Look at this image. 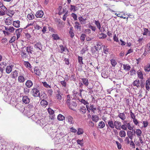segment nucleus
<instances>
[{
	"label": "nucleus",
	"mask_w": 150,
	"mask_h": 150,
	"mask_svg": "<svg viewBox=\"0 0 150 150\" xmlns=\"http://www.w3.org/2000/svg\"><path fill=\"white\" fill-rule=\"evenodd\" d=\"M18 81L21 83L24 82L25 81L24 77L21 75L18 76Z\"/></svg>",
	"instance_id": "23"
},
{
	"label": "nucleus",
	"mask_w": 150,
	"mask_h": 150,
	"mask_svg": "<svg viewBox=\"0 0 150 150\" xmlns=\"http://www.w3.org/2000/svg\"><path fill=\"white\" fill-rule=\"evenodd\" d=\"M127 128L130 130L133 131L134 127L133 126L132 127L129 123H126Z\"/></svg>",
	"instance_id": "42"
},
{
	"label": "nucleus",
	"mask_w": 150,
	"mask_h": 150,
	"mask_svg": "<svg viewBox=\"0 0 150 150\" xmlns=\"http://www.w3.org/2000/svg\"><path fill=\"white\" fill-rule=\"evenodd\" d=\"M118 116L123 120H124L126 119V116L124 112L120 113L118 115Z\"/></svg>",
	"instance_id": "19"
},
{
	"label": "nucleus",
	"mask_w": 150,
	"mask_h": 150,
	"mask_svg": "<svg viewBox=\"0 0 150 150\" xmlns=\"http://www.w3.org/2000/svg\"><path fill=\"white\" fill-rule=\"evenodd\" d=\"M24 92L26 94H27L29 92V89L27 88H25L24 89Z\"/></svg>",
	"instance_id": "57"
},
{
	"label": "nucleus",
	"mask_w": 150,
	"mask_h": 150,
	"mask_svg": "<svg viewBox=\"0 0 150 150\" xmlns=\"http://www.w3.org/2000/svg\"><path fill=\"white\" fill-rule=\"evenodd\" d=\"M21 55L23 57H26L28 55L26 53L25 50L28 54L30 56L31 54H33L34 51L33 48L32 46L28 45V46H24L21 48Z\"/></svg>",
	"instance_id": "1"
},
{
	"label": "nucleus",
	"mask_w": 150,
	"mask_h": 150,
	"mask_svg": "<svg viewBox=\"0 0 150 150\" xmlns=\"http://www.w3.org/2000/svg\"><path fill=\"white\" fill-rule=\"evenodd\" d=\"M144 70L146 72H149L150 70V64H148L146 65L144 68Z\"/></svg>",
	"instance_id": "46"
},
{
	"label": "nucleus",
	"mask_w": 150,
	"mask_h": 150,
	"mask_svg": "<svg viewBox=\"0 0 150 150\" xmlns=\"http://www.w3.org/2000/svg\"><path fill=\"white\" fill-rule=\"evenodd\" d=\"M77 106V104L76 102L72 101L69 105L70 109L73 110V108L76 107Z\"/></svg>",
	"instance_id": "12"
},
{
	"label": "nucleus",
	"mask_w": 150,
	"mask_h": 150,
	"mask_svg": "<svg viewBox=\"0 0 150 150\" xmlns=\"http://www.w3.org/2000/svg\"><path fill=\"white\" fill-rule=\"evenodd\" d=\"M80 102L84 105L88 104V102L86 101L85 100L82 99H81Z\"/></svg>",
	"instance_id": "64"
},
{
	"label": "nucleus",
	"mask_w": 150,
	"mask_h": 150,
	"mask_svg": "<svg viewBox=\"0 0 150 150\" xmlns=\"http://www.w3.org/2000/svg\"><path fill=\"white\" fill-rule=\"evenodd\" d=\"M107 35L106 34L103 33H101L99 35V37L100 39H104L106 38Z\"/></svg>",
	"instance_id": "45"
},
{
	"label": "nucleus",
	"mask_w": 150,
	"mask_h": 150,
	"mask_svg": "<svg viewBox=\"0 0 150 150\" xmlns=\"http://www.w3.org/2000/svg\"><path fill=\"white\" fill-rule=\"evenodd\" d=\"M105 126V124L104 122L103 121L100 122L98 124V127L99 128H103Z\"/></svg>",
	"instance_id": "27"
},
{
	"label": "nucleus",
	"mask_w": 150,
	"mask_h": 150,
	"mask_svg": "<svg viewBox=\"0 0 150 150\" xmlns=\"http://www.w3.org/2000/svg\"><path fill=\"white\" fill-rule=\"evenodd\" d=\"M12 18L11 17H8L5 20V23L7 25H11L12 23Z\"/></svg>",
	"instance_id": "14"
},
{
	"label": "nucleus",
	"mask_w": 150,
	"mask_h": 150,
	"mask_svg": "<svg viewBox=\"0 0 150 150\" xmlns=\"http://www.w3.org/2000/svg\"><path fill=\"white\" fill-rule=\"evenodd\" d=\"M13 68V66L12 65L8 66L7 67L6 69V71L8 74H9L12 71Z\"/></svg>",
	"instance_id": "18"
},
{
	"label": "nucleus",
	"mask_w": 150,
	"mask_h": 150,
	"mask_svg": "<svg viewBox=\"0 0 150 150\" xmlns=\"http://www.w3.org/2000/svg\"><path fill=\"white\" fill-rule=\"evenodd\" d=\"M47 111L50 115V117L51 119H53L54 117V111L50 108H48Z\"/></svg>",
	"instance_id": "8"
},
{
	"label": "nucleus",
	"mask_w": 150,
	"mask_h": 150,
	"mask_svg": "<svg viewBox=\"0 0 150 150\" xmlns=\"http://www.w3.org/2000/svg\"><path fill=\"white\" fill-rule=\"evenodd\" d=\"M16 38V37L15 36H13L11 38V40L9 41V42L10 43H12L14 42Z\"/></svg>",
	"instance_id": "56"
},
{
	"label": "nucleus",
	"mask_w": 150,
	"mask_h": 150,
	"mask_svg": "<svg viewBox=\"0 0 150 150\" xmlns=\"http://www.w3.org/2000/svg\"><path fill=\"white\" fill-rule=\"evenodd\" d=\"M5 30L8 32L12 33L14 31L15 28L13 27H5Z\"/></svg>",
	"instance_id": "17"
},
{
	"label": "nucleus",
	"mask_w": 150,
	"mask_h": 150,
	"mask_svg": "<svg viewBox=\"0 0 150 150\" xmlns=\"http://www.w3.org/2000/svg\"><path fill=\"white\" fill-rule=\"evenodd\" d=\"M43 86L46 88H51V87L46 82H45L43 83Z\"/></svg>",
	"instance_id": "58"
},
{
	"label": "nucleus",
	"mask_w": 150,
	"mask_h": 150,
	"mask_svg": "<svg viewBox=\"0 0 150 150\" xmlns=\"http://www.w3.org/2000/svg\"><path fill=\"white\" fill-rule=\"evenodd\" d=\"M74 27L77 30H80L81 27V24L78 22H75Z\"/></svg>",
	"instance_id": "33"
},
{
	"label": "nucleus",
	"mask_w": 150,
	"mask_h": 150,
	"mask_svg": "<svg viewBox=\"0 0 150 150\" xmlns=\"http://www.w3.org/2000/svg\"><path fill=\"white\" fill-rule=\"evenodd\" d=\"M111 63L112 66L114 67L116 64L117 63L115 60L113 59L111 60Z\"/></svg>",
	"instance_id": "53"
},
{
	"label": "nucleus",
	"mask_w": 150,
	"mask_h": 150,
	"mask_svg": "<svg viewBox=\"0 0 150 150\" xmlns=\"http://www.w3.org/2000/svg\"><path fill=\"white\" fill-rule=\"evenodd\" d=\"M25 84L26 87L29 88L32 87L33 83L31 80H28L26 82Z\"/></svg>",
	"instance_id": "15"
},
{
	"label": "nucleus",
	"mask_w": 150,
	"mask_h": 150,
	"mask_svg": "<svg viewBox=\"0 0 150 150\" xmlns=\"http://www.w3.org/2000/svg\"><path fill=\"white\" fill-rule=\"evenodd\" d=\"M123 67L125 71H129L131 69L130 66L128 64H123Z\"/></svg>",
	"instance_id": "32"
},
{
	"label": "nucleus",
	"mask_w": 150,
	"mask_h": 150,
	"mask_svg": "<svg viewBox=\"0 0 150 150\" xmlns=\"http://www.w3.org/2000/svg\"><path fill=\"white\" fill-rule=\"evenodd\" d=\"M71 16L74 18V20L76 21L77 20V16L76 14L73 13L71 14Z\"/></svg>",
	"instance_id": "61"
},
{
	"label": "nucleus",
	"mask_w": 150,
	"mask_h": 150,
	"mask_svg": "<svg viewBox=\"0 0 150 150\" xmlns=\"http://www.w3.org/2000/svg\"><path fill=\"white\" fill-rule=\"evenodd\" d=\"M130 72L131 76H133L136 74V71L134 69L132 68Z\"/></svg>",
	"instance_id": "51"
},
{
	"label": "nucleus",
	"mask_w": 150,
	"mask_h": 150,
	"mask_svg": "<svg viewBox=\"0 0 150 150\" xmlns=\"http://www.w3.org/2000/svg\"><path fill=\"white\" fill-rule=\"evenodd\" d=\"M92 119L93 121L97 122L98 120L99 117L97 115H93L92 116Z\"/></svg>",
	"instance_id": "36"
},
{
	"label": "nucleus",
	"mask_w": 150,
	"mask_h": 150,
	"mask_svg": "<svg viewBox=\"0 0 150 150\" xmlns=\"http://www.w3.org/2000/svg\"><path fill=\"white\" fill-rule=\"evenodd\" d=\"M76 7L74 5H71V8H70V10L71 11L73 10L74 11H76Z\"/></svg>",
	"instance_id": "62"
},
{
	"label": "nucleus",
	"mask_w": 150,
	"mask_h": 150,
	"mask_svg": "<svg viewBox=\"0 0 150 150\" xmlns=\"http://www.w3.org/2000/svg\"><path fill=\"white\" fill-rule=\"evenodd\" d=\"M83 140L78 139L77 141V142L78 144L80 145L81 146H82L83 145Z\"/></svg>",
	"instance_id": "49"
},
{
	"label": "nucleus",
	"mask_w": 150,
	"mask_h": 150,
	"mask_svg": "<svg viewBox=\"0 0 150 150\" xmlns=\"http://www.w3.org/2000/svg\"><path fill=\"white\" fill-rule=\"evenodd\" d=\"M60 50H59V52L61 53H63L64 51L65 50H67V51H68V50L66 47H65L63 45H59Z\"/></svg>",
	"instance_id": "22"
},
{
	"label": "nucleus",
	"mask_w": 150,
	"mask_h": 150,
	"mask_svg": "<svg viewBox=\"0 0 150 150\" xmlns=\"http://www.w3.org/2000/svg\"><path fill=\"white\" fill-rule=\"evenodd\" d=\"M34 105L33 103H30L28 105V109L30 111L33 110L34 109Z\"/></svg>",
	"instance_id": "24"
},
{
	"label": "nucleus",
	"mask_w": 150,
	"mask_h": 150,
	"mask_svg": "<svg viewBox=\"0 0 150 150\" xmlns=\"http://www.w3.org/2000/svg\"><path fill=\"white\" fill-rule=\"evenodd\" d=\"M30 99L27 96H25L23 97L22 101L23 102L26 104L30 102Z\"/></svg>",
	"instance_id": "11"
},
{
	"label": "nucleus",
	"mask_w": 150,
	"mask_h": 150,
	"mask_svg": "<svg viewBox=\"0 0 150 150\" xmlns=\"http://www.w3.org/2000/svg\"><path fill=\"white\" fill-rule=\"evenodd\" d=\"M18 71L15 70L12 72L10 75L11 78L16 79L18 76Z\"/></svg>",
	"instance_id": "7"
},
{
	"label": "nucleus",
	"mask_w": 150,
	"mask_h": 150,
	"mask_svg": "<svg viewBox=\"0 0 150 150\" xmlns=\"http://www.w3.org/2000/svg\"><path fill=\"white\" fill-rule=\"evenodd\" d=\"M57 119L59 120L62 121L64 120L65 117L62 115L59 114L58 116Z\"/></svg>",
	"instance_id": "41"
},
{
	"label": "nucleus",
	"mask_w": 150,
	"mask_h": 150,
	"mask_svg": "<svg viewBox=\"0 0 150 150\" xmlns=\"http://www.w3.org/2000/svg\"><path fill=\"white\" fill-rule=\"evenodd\" d=\"M149 32L148 29L144 28V33H143V35H146Z\"/></svg>",
	"instance_id": "55"
},
{
	"label": "nucleus",
	"mask_w": 150,
	"mask_h": 150,
	"mask_svg": "<svg viewBox=\"0 0 150 150\" xmlns=\"http://www.w3.org/2000/svg\"><path fill=\"white\" fill-rule=\"evenodd\" d=\"M140 81L139 80H136L133 82V85L134 86H136L137 88L139 86Z\"/></svg>",
	"instance_id": "29"
},
{
	"label": "nucleus",
	"mask_w": 150,
	"mask_h": 150,
	"mask_svg": "<svg viewBox=\"0 0 150 150\" xmlns=\"http://www.w3.org/2000/svg\"><path fill=\"white\" fill-rule=\"evenodd\" d=\"M78 58V62L80 64L82 65L83 64V58L79 56Z\"/></svg>",
	"instance_id": "48"
},
{
	"label": "nucleus",
	"mask_w": 150,
	"mask_h": 150,
	"mask_svg": "<svg viewBox=\"0 0 150 150\" xmlns=\"http://www.w3.org/2000/svg\"><path fill=\"white\" fill-rule=\"evenodd\" d=\"M34 71L35 74L38 76H40L41 75L40 71L38 68H35L34 69Z\"/></svg>",
	"instance_id": "43"
},
{
	"label": "nucleus",
	"mask_w": 150,
	"mask_h": 150,
	"mask_svg": "<svg viewBox=\"0 0 150 150\" xmlns=\"http://www.w3.org/2000/svg\"><path fill=\"white\" fill-rule=\"evenodd\" d=\"M86 35L85 34H82L81 37L80 39L82 42H83L85 40Z\"/></svg>",
	"instance_id": "52"
},
{
	"label": "nucleus",
	"mask_w": 150,
	"mask_h": 150,
	"mask_svg": "<svg viewBox=\"0 0 150 150\" xmlns=\"http://www.w3.org/2000/svg\"><path fill=\"white\" fill-rule=\"evenodd\" d=\"M67 119L68 121V122L70 124H74V121L73 118L71 116H68L67 117Z\"/></svg>",
	"instance_id": "10"
},
{
	"label": "nucleus",
	"mask_w": 150,
	"mask_h": 150,
	"mask_svg": "<svg viewBox=\"0 0 150 150\" xmlns=\"http://www.w3.org/2000/svg\"><path fill=\"white\" fill-rule=\"evenodd\" d=\"M133 131H134V134H135L136 133L137 137L141 136L142 132L141 130L138 129H137L136 131L135 130H134Z\"/></svg>",
	"instance_id": "20"
},
{
	"label": "nucleus",
	"mask_w": 150,
	"mask_h": 150,
	"mask_svg": "<svg viewBox=\"0 0 150 150\" xmlns=\"http://www.w3.org/2000/svg\"><path fill=\"white\" fill-rule=\"evenodd\" d=\"M10 103L13 104L14 105H15V107L21 111H23L24 109V107L22 105L21 102L16 103L15 99V101L13 100V99H11Z\"/></svg>",
	"instance_id": "2"
},
{
	"label": "nucleus",
	"mask_w": 150,
	"mask_h": 150,
	"mask_svg": "<svg viewBox=\"0 0 150 150\" xmlns=\"http://www.w3.org/2000/svg\"><path fill=\"white\" fill-rule=\"evenodd\" d=\"M35 48L37 50H41L42 49V46L40 42H36L34 45Z\"/></svg>",
	"instance_id": "6"
},
{
	"label": "nucleus",
	"mask_w": 150,
	"mask_h": 150,
	"mask_svg": "<svg viewBox=\"0 0 150 150\" xmlns=\"http://www.w3.org/2000/svg\"><path fill=\"white\" fill-rule=\"evenodd\" d=\"M6 63L4 62H2L0 64V71L3 73L4 71V68L6 66Z\"/></svg>",
	"instance_id": "25"
},
{
	"label": "nucleus",
	"mask_w": 150,
	"mask_h": 150,
	"mask_svg": "<svg viewBox=\"0 0 150 150\" xmlns=\"http://www.w3.org/2000/svg\"><path fill=\"white\" fill-rule=\"evenodd\" d=\"M137 74L138 77L141 79H143V74L142 72L139 70L137 71Z\"/></svg>",
	"instance_id": "35"
},
{
	"label": "nucleus",
	"mask_w": 150,
	"mask_h": 150,
	"mask_svg": "<svg viewBox=\"0 0 150 150\" xmlns=\"http://www.w3.org/2000/svg\"><path fill=\"white\" fill-rule=\"evenodd\" d=\"M13 25L15 27L19 28L20 26V22L18 20L13 21Z\"/></svg>",
	"instance_id": "21"
},
{
	"label": "nucleus",
	"mask_w": 150,
	"mask_h": 150,
	"mask_svg": "<svg viewBox=\"0 0 150 150\" xmlns=\"http://www.w3.org/2000/svg\"><path fill=\"white\" fill-rule=\"evenodd\" d=\"M43 15V12L42 11H37L35 14L36 17L37 18H41Z\"/></svg>",
	"instance_id": "13"
},
{
	"label": "nucleus",
	"mask_w": 150,
	"mask_h": 150,
	"mask_svg": "<svg viewBox=\"0 0 150 150\" xmlns=\"http://www.w3.org/2000/svg\"><path fill=\"white\" fill-rule=\"evenodd\" d=\"M27 18L29 20H32L34 18V16L33 13H30L28 15Z\"/></svg>",
	"instance_id": "40"
},
{
	"label": "nucleus",
	"mask_w": 150,
	"mask_h": 150,
	"mask_svg": "<svg viewBox=\"0 0 150 150\" xmlns=\"http://www.w3.org/2000/svg\"><path fill=\"white\" fill-rule=\"evenodd\" d=\"M145 50H146V51L149 52L150 51V42L147 44V46L145 47Z\"/></svg>",
	"instance_id": "47"
},
{
	"label": "nucleus",
	"mask_w": 150,
	"mask_h": 150,
	"mask_svg": "<svg viewBox=\"0 0 150 150\" xmlns=\"http://www.w3.org/2000/svg\"><path fill=\"white\" fill-rule=\"evenodd\" d=\"M102 47V44L101 42H98L96 43V45L94 47L96 51H98L101 49Z\"/></svg>",
	"instance_id": "9"
},
{
	"label": "nucleus",
	"mask_w": 150,
	"mask_h": 150,
	"mask_svg": "<svg viewBox=\"0 0 150 150\" xmlns=\"http://www.w3.org/2000/svg\"><path fill=\"white\" fill-rule=\"evenodd\" d=\"M121 128L123 130H126L127 129V124H123L121 125Z\"/></svg>",
	"instance_id": "60"
},
{
	"label": "nucleus",
	"mask_w": 150,
	"mask_h": 150,
	"mask_svg": "<svg viewBox=\"0 0 150 150\" xmlns=\"http://www.w3.org/2000/svg\"><path fill=\"white\" fill-rule=\"evenodd\" d=\"M114 127L117 129H120V127L121 125V122L119 121H115L114 122Z\"/></svg>",
	"instance_id": "5"
},
{
	"label": "nucleus",
	"mask_w": 150,
	"mask_h": 150,
	"mask_svg": "<svg viewBox=\"0 0 150 150\" xmlns=\"http://www.w3.org/2000/svg\"><path fill=\"white\" fill-rule=\"evenodd\" d=\"M83 133V129L81 128H78V131L77 132V134L78 135L82 134Z\"/></svg>",
	"instance_id": "39"
},
{
	"label": "nucleus",
	"mask_w": 150,
	"mask_h": 150,
	"mask_svg": "<svg viewBox=\"0 0 150 150\" xmlns=\"http://www.w3.org/2000/svg\"><path fill=\"white\" fill-rule=\"evenodd\" d=\"M41 105L43 107H45L48 105V102L47 101L44 100H41L40 103Z\"/></svg>",
	"instance_id": "26"
},
{
	"label": "nucleus",
	"mask_w": 150,
	"mask_h": 150,
	"mask_svg": "<svg viewBox=\"0 0 150 150\" xmlns=\"http://www.w3.org/2000/svg\"><path fill=\"white\" fill-rule=\"evenodd\" d=\"M52 36L53 37L54 39L55 40H59L60 38L57 34H53Z\"/></svg>",
	"instance_id": "50"
},
{
	"label": "nucleus",
	"mask_w": 150,
	"mask_h": 150,
	"mask_svg": "<svg viewBox=\"0 0 150 150\" xmlns=\"http://www.w3.org/2000/svg\"><path fill=\"white\" fill-rule=\"evenodd\" d=\"M88 46L86 45H85L82 49L81 51V54H84L85 52L88 50Z\"/></svg>",
	"instance_id": "38"
},
{
	"label": "nucleus",
	"mask_w": 150,
	"mask_h": 150,
	"mask_svg": "<svg viewBox=\"0 0 150 150\" xmlns=\"http://www.w3.org/2000/svg\"><path fill=\"white\" fill-rule=\"evenodd\" d=\"M30 117L33 121H35L37 119V117L34 114L32 115Z\"/></svg>",
	"instance_id": "59"
},
{
	"label": "nucleus",
	"mask_w": 150,
	"mask_h": 150,
	"mask_svg": "<svg viewBox=\"0 0 150 150\" xmlns=\"http://www.w3.org/2000/svg\"><path fill=\"white\" fill-rule=\"evenodd\" d=\"M130 115L132 119L133 120H135V119H136V116L132 111L130 112Z\"/></svg>",
	"instance_id": "54"
},
{
	"label": "nucleus",
	"mask_w": 150,
	"mask_h": 150,
	"mask_svg": "<svg viewBox=\"0 0 150 150\" xmlns=\"http://www.w3.org/2000/svg\"><path fill=\"white\" fill-rule=\"evenodd\" d=\"M63 95L62 93H61L60 91H58L57 93L56 94L55 98L59 103L61 102V100L62 99V96Z\"/></svg>",
	"instance_id": "3"
},
{
	"label": "nucleus",
	"mask_w": 150,
	"mask_h": 150,
	"mask_svg": "<svg viewBox=\"0 0 150 150\" xmlns=\"http://www.w3.org/2000/svg\"><path fill=\"white\" fill-rule=\"evenodd\" d=\"M78 19L81 24H85L86 23V19H84L82 17H79Z\"/></svg>",
	"instance_id": "34"
},
{
	"label": "nucleus",
	"mask_w": 150,
	"mask_h": 150,
	"mask_svg": "<svg viewBox=\"0 0 150 150\" xmlns=\"http://www.w3.org/2000/svg\"><path fill=\"white\" fill-rule=\"evenodd\" d=\"M106 125L107 127L108 125L112 129L114 128V122H113L112 120H109L108 122V125L106 124Z\"/></svg>",
	"instance_id": "16"
},
{
	"label": "nucleus",
	"mask_w": 150,
	"mask_h": 150,
	"mask_svg": "<svg viewBox=\"0 0 150 150\" xmlns=\"http://www.w3.org/2000/svg\"><path fill=\"white\" fill-rule=\"evenodd\" d=\"M79 110L80 111V112L81 113V114H85L86 111V109L84 106L81 107L80 109Z\"/></svg>",
	"instance_id": "37"
},
{
	"label": "nucleus",
	"mask_w": 150,
	"mask_h": 150,
	"mask_svg": "<svg viewBox=\"0 0 150 150\" xmlns=\"http://www.w3.org/2000/svg\"><path fill=\"white\" fill-rule=\"evenodd\" d=\"M95 23L96 25L97 28H98L99 30H100L101 28V25L99 22L98 21H95Z\"/></svg>",
	"instance_id": "44"
},
{
	"label": "nucleus",
	"mask_w": 150,
	"mask_h": 150,
	"mask_svg": "<svg viewBox=\"0 0 150 150\" xmlns=\"http://www.w3.org/2000/svg\"><path fill=\"white\" fill-rule=\"evenodd\" d=\"M127 134L128 137L130 139L132 140L133 139V135L132 132L128 130L127 131Z\"/></svg>",
	"instance_id": "30"
},
{
	"label": "nucleus",
	"mask_w": 150,
	"mask_h": 150,
	"mask_svg": "<svg viewBox=\"0 0 150 150\" xmlns=\"http://www.w3.org/2000/svg\"><path fill=\"white\" fill-rule=\"evenodd\" d=\"M82 83L86 86H88L89 84V82L88 79L85 78H83L81 79Z\"/></svg>",
	"instance_id": "28"
},
{
	"label": "nucleus",
	"mask_w": 150,
	"mask_h": 150,
	"mask_svg": "<svg viewBox=\"0 0 150 150\" xmlns=\"http://www.w3.org/2000/svg\"><path fill=\"white\" fill-rule=\"evenodd\" d=\"M119 134L121 137H125L126 136V133L124 131L121 130L119 132Z\"/></svg>",
	"instance_id": "31"
},
{
	"label": "nucleus",
	"mask_w": 150,
	"mask_h": 150,
	"mask_svg": "<svg viewBox=\"0 0 150 150\" xmlns=\"http://www.w3.org/2000/svg\"><path fill=\"white\" fill-rule=\"evenodd\" d=\"M88 28H90L93 31H95L96 30V27L95 26H92L91 25H90L89 26Z\"/></svg>",
	"instance_id": "63"
},
{
	"label": "nucleus",
	"mask_w": 150,
	"mask_h": 150,
	"mask_svg": "<svg viewBox=\"0 0 150 150\" xmlns=\"http://www.w3.org/2000/svg\"><path fill=\"white\" fill-rule=\"evenodd\" d=\"M32 95L34 97H38L40 96L39 91L37 88H34L32 89Z\"/></svg>",
	"instance_id": "4"
}]
</instances>
